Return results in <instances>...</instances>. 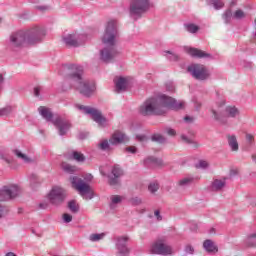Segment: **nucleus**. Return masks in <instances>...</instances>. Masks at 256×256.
<instances>
[{"label":"nucleus","mask_w":256,"mask_h":256,"mask_svg":"<svg viewBox=\"0 0 256 256\" xmlns=\"http://www.w3.org/2000/svg\"><path fill=\"white\" fill-rule=\"evenodd\" d=\"M179 111L185 109V102L177 101L173 97H150L139 107V113L143 117H161L167 115V110Z\"/></svg>","instance_id":"f257e3e1"},{"label":"nucleus","mask_w":256,"mask_h":256,"mask_svg":"<svg viewBox=\"0 0 256 256\" xmlns=\"http://www.w3.org/2000/svg\"><path fill=\"white\" fill-rule=\"evenodd\" d=\"M43 35H45L43 28L39 26H34L26 30H18L10 34L8 45L13 50L23 49V47H28V45L41 43Z\"/></svg>","instance_id":"f03ea898"},{"label":"nucleus","mask_w":256,"mask_h":256,"mask_svg":"<svg viewBox=\"0 0 256 256\" xmlns=\"http://www.w3.org/2000/svg\"><path fill=\"white\" fill-rule=\"evenodd\" d=\"M119 38V30H117V22L116 20H110L107 23L105 33L102 37V43L106 45L104 49L100 51V59L104 61V63H111L112 60L119 55V51L117 50V39Z\"/></svg>","instance_id":"7ed1b4c3"},{"label":"nucleus","mask_w":256,"mask_h":256,"mask_svg":"<svg viewBox=\"0 0 256 256\" xmlns=\"http://www.w3.org/2000/svg\"><path fill=\"white\" fill-rule=\"evenodd\" d=\"M62 75L66 80L74 81L81 95H93L96 87L94 82L83 81V66L65 64L62 66Z\"/></svg>","instance_id":"20e7f679"},{"label":"nucleus","mask_w":256,"mask_h":256,"mask_svg":"<svg viewBox=\"0 0 256 256\" xmlns=\"http://www.w3.org/2000/svg\"><path fill=\"white\" fill-rule=\"evenodd\" d=\"M38 112L45 119L46 121H51L55 127H57L59 131V135L63 136L66 135L69 129H71V123L61 116H58L55 120H53V112L51 109L45 106H40L38 108Z\"/></svg>","instance_id":"39448f33"},{"label":"nucleus","mask_w":256,"mask_h":256,"mask_svg":"<svg viewBox=\"0 0 256 256\" xmlns=\"http://www.w3.org/2000/svg\"><path fill=\"white\" fill-rule=\"evenodd\" d=\"M19 193L21 191L17 185L12 184L2 187L0 190V219H3L9 213V206L5 205V201H11V199L19 197Z\"/></svg>","instance_id":"423d86ee"},{"label":"nucleus","mask_w":256,"mask_h":256,"mask_svg":"<svg viewBox=\"0 0 256 256\" xmlns=\"http://www.w3.org/2000/svg\"><path fill=\"white\" fill-rule=\"evenodd\" d=\"M70 183L72 188L78 191L81 197L84 199H93V189H91V186L85 183L82 178H79L78 176H72L70 177Z\"/></svg>","instance_id":"0eeeda50"},{"label":"nucleus","mask_w":256,"mask_h":256,"mask_svg":"<svg viewBox=\"0 0 256 256\" xmlns=\"http://www.w3.org/2000/svg\"><path fill=\"white\" fill-rule=\"evenodd\" d=\"M211 111L215 121H219V123H227V119H235V117H239L240 115L239 108H236L235 106H227L224 112H217L215 108Z\"/></svg>","instance_id":"6e6552de"},{"label":"nucleus","mask_w":256,"mask_h":256,"mask_svg":"<svg viewBox=\"0 0 256 256\" xmlns=\"http://www.w3.org/2000/svg\"><path fill=\"white\" fill-rule=\"evenodd\" d=\"M76 107L80 111H83L85 115H90L91 119L95 121V123H98L100 127H105V123H107L108 120L105 116H103V113H101V111L97 110V108L80 104H78Z\"/></svg>","instance_id":"1a4fd4ad"},{"label":"nucleus","mask_w":256,"mask_h":256,"mask_svg":"<svg viewBox=\"0 0 256 256\" xmlns=\"http://www.w3.org/2000/svg\"><path fill=\"white\" fill-rule=\"evenodd\" d=\"M188 73L197 81H207L211 77V72L203 64H192L187 68Z\"/></svg>","instance_id":"9d476101"},{"label":"nucleus","mask_w":256,"mask_h":256,"mask_svg":"<svg viewBox=\"0 0 256 256\" xmlns=\"http://www.w3.org/2000/svg\"><path fill=\"white\" fill-rule=\"evenodd\" d=\"M65 199H67V191L59 186L53 187L48 194V201H50L51 205H54L55 207L63 205V203H65Z\"/></svg>","instance_id":"9b49d317"},{"label":"nucleus","mask_w":256,"mask_h":256,"mask_svg":"<svg viewBox=\"0 0 256 256\" xmlns=\"http://www.w3.org/2000/svg\"><path fill=\"white\" fill-rule=\"evenodd\" d=\"M151 252L155 255H171L173 248L167 244V238H158L151 246Z\"/></svg>","instance_id":"f8f14e48"},{"label":"nucleus","mask_w":256,"mask_h":256,"mask_svg":"<svg viewBox=\"0 0 256 256\" xmlns=\"http://www.w3.org/2000/svg\"><path fill=\"white\" fill-rule=\"evenodd\" d=\"M149 0H132L130 3V15L141 17L142 13L149 11Z\"/></svg>","instance_id":"ddd939ff"},{"label":"nucleus","mask_w":256,"mask_h":256,"mask_svg":"<svg viewBox=\"0 0 256 256\" xmlns=\"http://www.w3.org/2000/svg\"><path fill=\"white\" fill-rule=\"evenodd\" d=\"M133 83L134 81L131 77L116 76L114 78L115 91L117 93H125V91H129L133 87Z\"/></svg>","instance_id":"4468645a"},{"label":"nucleus","mask_w":256,"mask_h":256,"mask_svg":"<svg viewBox=\"0 0 256 256\" xmlns=\"http://www.w3.org/2000/svg\"><path fill=\"white\" fill-rule=\"evenodd\" d=\"M112 176L108 175V184L111 187H115L117 185L121 184V177H123V175H125V172L123 171V168H121L119 165H114L112 168Z\"/></svg>","instance_id":"2eb2a0df"},{"label":"nucleus","mask_w":256,"mask_h":256,"mask_svg":"<svg viewBox=\"0 0 256 256\" xmlns=\"http://www.w3.org/2000/svg\"><path fill=\"white\" fill-rule=\"evenodd\" d=\"M116 248L118 250L119 255L121 256H127L129 253H131V250L129 247H127V241H129V237L127 236H121L116 239Z\"/></svg>","instance_id":"dca6fc26"},{"label":"nucleus","mask_w":256,"mask_h":256,"mask_svg":"<svg viewBox=\"0 0 256 256\" xmlns=\"http://www.w3.org/2000/svg\"><path fill=\"white\" fill-rule=\"evenodd\" d=\"M186 52L194 59H213L211 54L197 48H188Z\"/></svg>","instance_id":"f3484780"},{"label":"nucleus","mask_w":256,"mask_h":256,"mask_svg":"<svg viewBox=\"0 0 256 256\" xmlns=\"http://www.w3.org/2000/svg\"><path fill=\"white\" fill-rule=\"evenodd\" d=\"M126 141H129V138H127V135L121 131L114 132L109 139L110 145H119L121 143H126Z\"/></svg>","instance_id":"a211bd4d"},{"label":"nucleus","mask_w":256,"mask_h":256,"mask_svg":"<svg viewBox=\"0 0 256 256\" xmlns=\"http://www.w3.org/2000/svg\"><path fill=\"white\" fill-rule=\"evenodd\" d=\"M81 37V35L69 34L68 36L64 37V42L68 47H79V45H81Z\"/></svg>","instance_id":"6ab92c4d"},{"label":"nucleus","mask_w":256,"mask_h":256,"mask_svg":"<svg viewBox=\"0 0 256 256\" xmlns=\"http://www.w3.org/2000/svg\"><path fill=\"white\" fill-rule=\"evenodd\" d=\"M203 247L205 251H207V253H217L219 251V249L212 240H205L203 243Z\"/></svg>","instance_id":"aec40b11"},{"label":"nucleus","mask_w":256,"mask_h":256,"mask_svg":"<svg viewBox=\"0 0 256 256\" xmlns=\"http://www.w3.org/2000/svg\"><path fill=\"white\" fill-rule=\"evenodd\" d=\"M228 144L232 151H239V143L237 142V137L235 135H228Z\"/></svg>","instance_id":"412c9836"},{"label":"nucleus","mask_w":256,"mask_h":256,"mask_svg":"<svg viewBox=\"0 0 256 256\" xmlns=\"http://www.w3.org/2000/svg\"><path fill=\"white\" fill-rule=\"evenodd\" d=\"M245 245L247 247H256V231L247 236L245 239Z\"/></svg>","instance_id":"4be33fe9"},{"label":"nucleus","mask_w":256,"mask_h":256,"mask_svg":"<svg viewBox=\"0 0 256 256\" xmlns=\"http://www.w3.org/2000/svg\"><path fill=\"white\" fill-rule=\"evenodd\" d=\"M14 155H16V157H18V159H22V161H24V163H33V159L29 158L28 156H26L24 153H22L21 150H13Z\"/></svg>","instance_id":"5701e85b"},{"label":"nucleus","mask_w":256,"mask_h":256,"mask_svg":"<svg viewBox=\"0 0 256 256\" xmlns=\"http://www.w3.org/2000/svg\"><path fill=\"white\" fill-rule=\"evenodd\" d=\"M225 187V181L216 179L212 182V191H221Z\"/></svg>","instance_id":"b1692460"},{"label":"nucleus","mask_w":256,"mask_h":256,"mask_svg":"<svg viewBox=\"0 0 256 256\" xmlns=\"http://www.w3.org/2000/svg\"><path fill=\"white\" fill-rule=\"evenodd\" d=\"M222 19L224 20V23L226 25H229L231 23V19H233V11L231 8H228L222 15Z\"/></svg>","instance_id":"393cba45"},{"label":"nucleus","mask_w":256,"mask_h":256,"mask_svg":"<svg viewBox=\"0 0 256 256\" xmlns=\"http://www.w3.org/2000/svg\"><path fill=\"white\" fill-rule=\"evenodd\" d=\"M193 181H195V178L185 177L178 181V186L179 187H187V186L191 185V183H193Z\"/></svg>","instance_id":"a878e982"},{"label":"nucleus","mask_w":256,"mask_h":256,"mask_svg":"<svg viewBox=\"0 0 256 256\" xmlns=\"http://www.w3.org/2000/svg\"><path fill=\"white\" fill-rule=\"evenodd\" d=\"M151 141H154V143H166L167 142V138H165V136L161 135V134H153L151 136Z\"/></svg>","instance_id":"bb28decb"},{"label":"nucleus","mask_w":256,"mask_h":256,"mask_svg":"<svg viewBox=\"0 0 256 256\" xmlns=\"http://www.w3.org/2000/svg\"><path fill=\"white\" fill-rule=\"evenodd\" d=\"M164 57L168 58L170 61L177 62L179 61L180 57L178 54H175L169 50L164 51Z\"/></svg>","instance_id":"cd10ccee"},{"label":"nucleus","mask_w":256,"mask_h":256,"mask_svg":"<svg viewBox=\"0 0 256 256\" xmlns=\"http://www.w3.org/2000/svg\"><path fill=\"white\" fill-rule=\"evenodd\" d=\"M145 163H153V165H156L157 167H161V165H163V160L150 156L145 160Z\"/></svg>","instance_id":"c85d7f7f"},{"label":"nucleus","mask_w":256,"mask_h":256,"mask_svg":"<svg viewBox=\"0 0 256 256\" xmlns=\"http://www.w3.org/2000/svg\"><path fill=\"white\" fill-rule=\"evenodd\" d=\"M72 157H73L74 161H77L78 163L85 162V155H83V153H81V152L74 151L72 153Z\"/></svg>","instance_id":"c756f323"},{"label":"nucleus","mask_w":256,"mask_h":256,"mask_svg":"<svg viewBox=\"0 0 256 256\" xmlns=\"http://www.w3.org/2000/svg\"><path fill=\"white\" fill-rule=\"evenodd\" d=\"M184 27L188 33H197L199 31V26L193 23L184 24Z\"/></svg>","instance_id":"7c9ffc66"},{"label":"nucleus","mask_w":256,"mask_h":256,"mask_svg":"<svg viewBox=\"0 0 256 256\" xmlns=\"http://www.w3.org/2000/svg\"><path fill=\"white\" fill-rule=\"evenodd\" d=\"M11 113H13V107L11 106L0 108V117H7V115H11Z\"/></svg>","instance_id":"2f4dec72"},{"label":"nucleus","mask_w":256,"mask_h":256,"mask_svg":"<svg viewBox=\"0 0 256 256\" xmlns=\"http://www.w3.org/2000/svg\"><path fill=\"white\" fill-rule=\"evenodd\" d=\"M68 209L72 213H79V206L77 205V202L75 200L68 202Z\"/></svg>","instance_id":"473e14b6"},{"label":"nucleus","mask_w":256,"mask_h":256,"mask_svg":"<svg viewBox=\"0 0 256 256\" xmlns=\"http://www.w3.org/2000/svg\"><path fill=\"white\" fill-rule=\"evenodd\" d=\"M111 145V142H109L108 140H103L102 142H100L99 148L102 151H111Z\"/></svg>","instance_id":"72a5a7b5"},{"label":"nucleus","mask_w":256,"mask_h":256,"mask_svg":"<svg viewBox=\"0 0 256 256\" xmlns=\"http://www.w3.org/2000/svg\"><path fill=\"white\" fill-rule=\"evenodd\" d=\"M212 5L216 10L223 9V7H225L223 0H212Z\"/></svg>","instance_id":"f704fd0d"},{"label":"nucleus","mask_w":256,"mask_h":256,"mask_svg":"<svg viewBox=\"0 0 256 256\" xmlns=\"http://www.w3.org/2000/svg\"><path fill=\"white\" fill-rule=\"evenodd\" d=\"M122 201H123V196H119V195L111 196L112 205H119V203H122Z\"/></svg>","instance_id":"c9c22d12"},{"label":"nucleus","mask_w":256,"mask_h":256,"mask_svg":"<svg viewBox=\"0 0 256 256\" xmlns=\"http://www.w3.org/2000/svg\"><path fill=\"white\" fill-rule=\"evenodd\" d=\"M233 19H245V12L241 9H238L233 14Z\"/></svg>","instance_id":"e433bc0d"},{"label":"nucleus","mask_w":256,"mask_h":256,"mask_svg":"<svg viewBox=\"0 0 256 256\" xmlns=\"http://www.w3.org/2000/svg\"><path fill=\"white\" fill-rule=\"evenodd\" d=\"M150 193H157L159 191V184L157 182H152L148 186Z\"/></svg>","instance_id":"4c0bfd02"},{"label":"nucleus","mask_w":256,"mask_h":256,"mask_svg":"<svg viewBox=\"0 0 256 256\" xmlns=\"http://www.w3.org/2000/svg\"><path fill=\"white\" fill-rule=\"evenodd\" d=\"M196 169H207L209 167V163L205 160H200L196 165Z\"/></svg>","instance_id":"58836bf2"},{"label":"nucleus","mask_w":256,"mask_h":256,"mask_svg":"<svg viewBox=\"0 0 256 256\" xmlns=\"http://www.w3.org/2000/svg\"><path fill=\"white\" fill-rule=\"evenodd\" d=\"M103 237H105V233H101V234H92L90 236V241H101V239H103Z\"/></svg>","instance_id":"ea45409f"},{"label":"nucleus","mask_w":256,"mask_h":256,"mask_svg":"<svg viewBox=\"0 0 256 256\" xmlns=\"http://www.w3.org/2000/svg\"><path fill=\"white\" fill-rule=\"evenodd\" d=\"M62 169L66 171V173H73L75 171V167L70 164H62Z\"/></svg>","instance_id":"a19ab883"},{"label":"nucleus","mask_w":256,"mask_h":256,"mask_svg":"<svg viewBox=\"0 0 256 256\" xmlns=\"http://www.w3.org/2000/svg\"><path fill=\"white\" fill-rule=\"evenodd\" d=\"M216 109H221L222 107H225V100L223 98H218V100L215 102Z\"/></svg>","instance_id":"79ce46f5"},{"label":"nucleus","mask_w":256,"mask_h":256,"mask_svg":"<svg viewBox=\"0 0 256 256\" xmlns=\"http://www.w3.org/2000/svg\"><path fill=\"white\" fill-rule=\"evenodd\" d=\"M129 201L134 206L141 205L143 203V200H141L139 197H133Z\"/></svg>","instance_id":"37998d69"},{"label":"nucleus","mask_w":256,"mask_h":256,"mask_svg":"<svg viewBox=\"0 0 256 256\" xmlns=\"http://www.w3.org/2000/svg\"><path fill=\"white\" fill-rule=\"evenodd\" d=\"M166 90L169 91L170 93H175V84H173V82H167Z\"/></svg>","instance_id":"c03bdc74"},{"label":"nucleus","mask_w":256,"mask_h":256,"mask_svg":"<svg viewBox=\"0 0 256 256\" xmlns=\"http://www.w3.org/2000/svg\"><path fill=\"white\" fill-rule=\"evenodd\" d=\"M30 183H31L32 186H34L35 183H39V178L37 177L36 174H31Z\"/></svg>","instance_id":"a18cd8bd"},{"label":"nucleus","mask_w":256,"mask_h":256,"mask_svg":"<svg viewBox=\"0 0 256 256\" xmlns=\"http://www.w3.org/2000/svg\"><path fill=\"white\" fill-rule=\"evenodd\" d=\"M63 219H64V222L65 223H71L73 221V216H71L70 214L68 213H65L63 215Z\"/></svg>","instance_id":"49530a36"},{"label":"nucleus","mask_w":256,"mask_h":256,"mask_svg":"<svg viewBox=\"0 0 256 256\" xmlns=\"http://www.w3.org/2000/svg\"><path fill=\"white\" fill-rule=\"evenodd\" d=\"M185 253H188L189 255H193V253H195V248H193V246L191 245H187L185 247Z\"/></svg>","instance_id":"de8ad7c7"},{"label":"nucleus","mask_w":256,"mask_h":256,"mask_svg":"<svg viewBox=\"0 0 256 256\" xmlns=\"http://www.w3.org/2000/svg\"><path fill=\"white\" fill-rule=\"evenodd\" d=\"M166 133L167 135H170V137H175V135H177V132L173 128H167Z\"/></svg>","instance_id":"09e8293b"},{"label":"nucleus","mask_w":256,"mask_h":256,"mask_svg":"<svg viewBox=\"0 0 256 256\" xmlns=\"http://www.w3.org/2000/svg\"><path fill=\"white\" fill-rule=\"evenodd\" d=\"M246 141H248V143H253V141H255V136H253L252 134L247 133L246 134Z\"/></svg>","instance_id":"8fccbe9b"},{"label":"nucleus","mask_w":256,"mask_h":256,"mask_svg":"<svg viewBox=\"0 0 256 256\" xmlns=\"http://www.w3.org/2000/svg\"><path fill=\"white\" fill-rule=\"evenodd\" d=\"M154 215L157 218V221H163V216H161V212L159 210H155Z\"/></svg>","instance_id":"3c124183"},{"label":"nucleus","mask_w":256,"mask_h":256,"mask_svg":"<svg viewBox=\"0 0 256 256\" xmlns=\"http://www.w3.org/2000/svg\"><path fill=\"white\" fill-rule=\"evenodd\" d=\"M41 91H42L41 86L35 87V88H34V95H35L36 97H39V95H41Z\"/></svg>","instance_id":"603ef678"},{"label":"nucleus","mask_w":256,"mask_h":256,"mask_svg":"<svg viewBox=\"0 0 256 256\" xmlns=\"http://www.w3.org/2000/svg\"><path fill=\"white\" fill-rule=\"evenodd\" d=\"M136 139H137V141H140V143H143L144 141H147V136H145V135H137Z\"/></svg>","instance_id":"864d4df0"},{"label":"nucleus","mask_w":256,"mask_h":256,"mask_svg":"<svg viewBox=\"0 0 256 256\" xmlns=\"http://www.w3.org/2000/svg\"><path fill=\"white\" fill-rule=\"evenodd\" d=\"M126 151H128V153H137V148L134 146H130L126 148Z\"/></svg>","instance_id":"5fc2aeb1"},{"label":"nucleus","mask_w":256,"mask_h":256,"mask_svg":"<svg viewBox=\"0 0 256 256\" xmlns=\"http://www.w3.org/2000/svg\"><path fill=\"white\" fill-rule=\"evenodd\" d=\"M47 207H49L47 202H42L39 204V209H47Z\"/></svg>","instance_id":"6e6d98bb"},{"label":"nucleus","mask_w":256,"mask_h":256,"mask_svg":"<svg viewBox=\"0 0 256 256\" xmlns=\"http://www.w3.org/2000/svg\"><path fill=\"white\" fill-rule=\"evenodd\" d=\"M181 139H182V141H184L185 143H193V141H191V139H188V137L187 136H185V135H182L181 136Z\"/></svg>","instance_id":"4d7b16f0"},{"label":"nucleus","mask_w":256,"mask_h":256,"mask_svg":"<svg viewBox=\"0 0 256 256\" xmlns=\"http://www.w3.org/2000/svg\"><path fill=\"white\" fill-rule=\"evenodd\" d=\"M36 9H38V11H47V9H49V6H36Z\"/></svg>","instance_id":"13d9d810"},{"label":"nucleus","mask_w":256,"mask_h":256,"mask_svg":"<svg viewBox=\"0 0 256 256\" xmlns=\"http://www.w3.org/2000/svg\"><path fill=\"white\" fill-rule=\"evenodd\" d=\"M184 121H186V123H193V117L185 116Z\"/></svg>","instance_id":"bf43d9fd"},{"label":"nucleus","mask_w":256,"mask_h":256,"mask_svg":"<svg viewBox=\"0 0 256 256\" xmlns=\"http://www.w3.org/2000/svg\"><path fill=\"white\" fill-rule=\"evenodd\" d=\"M194 105H195V108L197 109V111H199L201 109V103L198 102L197 100L194 101Z\"/></svg>","instance_id":"052dcab7"},{"label":"nucleus","mask_w":256,"mask_h":256,"mask_svg":"<svg viewBox=\"0 0 256 256\" xmlns=\"http://www.w3.org/2000/svg\"><path fill=\"white\" fill-rule=\"evenodd\" d=\"M235 175H237V170H231L230 177H235Z\"/></svg>","instance_id":"680f3d73"},{"label":"nucleus","mask_w":256,"mask_h":256,"mask_svg":"<svg viewBox=\"0 0 256 256\" xmlns=\"http://www.w3.org/2000/svg\"><path fill=\"white\" fill-rule=\"evenodd\" d=\"M191 231H197L198 227L197 224H193L192 227H190Z\"/></svg>","instance_id":"e2e57ef3"},{"label":"nucleus","mask_w":256,"mask_h":256,"mask_svg":"<svg viewBox=\"0 0 256 256\" xmlns=\"http://www.w3.org/2000/svg\"><path fill=\"white\" fill-rule=\"evenodd\" d=\"M235 5H237V1L232 0L230 3V7H235Z\"/></svg>","instance_id":"0e129e2a"},{"label":"nucleus","mask_w":256,"mask_h":256,"mask_svg":"<svg viewBox=\"0 0 256 256\" xmlns=\"http://www.w3.org/2000/svg\"><path fill=\"white\" fill-rule=\"evenodd\" d=\"M158 97H169V96L165 95V94H160V95H158Z\"/></svg>","instance_id":"69168bd1"},{"label":"nucleus","mask_w":256,"mask_h":256,"mask_svg":"<svg viewBox=\"0 0 256 256\" xmlns=\"http://www.w3.org/2000/svg\"><path fill=\"white\" fill-rule=\"evenodd\" d=\"M252 159L256 163V155H252Z\"/></svg>","instance_id":"338daca9"},{"label":"nucleus","mask_w":256,"mask_h":256,"mask_svg":"<svg viewBox=\"0 0 256 256\" xmlns=\"http://www.w3.org/2000/svg\"><path fill=\"white\" fill-rule=\"evenodd\" d=\"M80 139H85V135H83L82 133L80 134Z\"/></svg>","instance_id":"774afa93"}]
</instances>
